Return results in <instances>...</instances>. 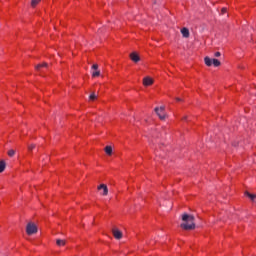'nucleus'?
<instances>
[{
    "instance_id": "obj_1",
    "label": "nucleus",
    "mask_w": 256,
    "mask_h": 256,
    "mask_svg": "<svg viewBox=\"0 0 256 256\" xmlns=\"http://www.w3.org/2000/svg\"><path fill=\"white\" fill-rule=\"evenodd\" d=\"M182 223L180 227L185 231H193L195 229V216L187 213L182 214Z\"/></svg>"
},
{
    "instance_id": "obj_2",
    "label": "nucleus",
    "mask_w": 256,
    "mask_h": 256,
    "mask_svg": "<svg viewBox=\"0 0 256 256\" xmlns=\"http://www.w3.org/2000/svg\"><path fill=\"white\" fill-rule=\"evenodd\" d=\"M204 62H205V65H207V67H211V65H214V67H219L221 65V61L215 58L211 59L209 58V56H206L204 58Z\"/></svg>"
},
{
    "instance_id": "obj_3",
    "label": "nucleus",
    "mask_w": 256,
    "mask_h": 256,
    "mask_svg": "<svg viewBox=\"0 0 256 256\" xmlns=\"http://www.w3.org/2000/svg\"><path fill=\"white\" fill-rule=\"evenodd\" d=\"M154 111L161 121H165V106L156 107Z\"/></svg>"
},
{
    "instance_id": "obj_4",
    "label": "nucleus",
    "mask_w": 256,
    "mask_h": 256,
    "mask_svg": "<svg viewBox=\"0 0 256 256\" xmlns=\"http://www.w3.org/2000/svg\"><path fill=\"white\" fill-rule=\"evenodd\" d=\"M27 235H35L37 233V225L33 223H28L26 226Z\"/></svg>"
},
{
    "instance_id": "obj_5",
    "label": "nucleus",
    "mask_w": 256,
    "mask_h": 256,
    "mask_svg": "<svg viewBox=\"0 0 256 256\" xmlns=\"http://www.w3.org/2000/svg\"><path fill=\"white\" fill-rule=\"evenodd\" d=\"M98 191H102L100 192V195H102L103 197H107V195H109V188L107 187V185L105 184H100L97 187Z\"/></svg>"
},
{
    "instance_id": "obj_6",
    "label": "nucleus",
    "mask_w": 256,
    "mask_h": 256,
    "mask_svg": "<svg viewBox=\"0 0 256 256\" xmlns=\"http://www.w3.org/2000/svg\"><path fill=\"white\" fill-rule=\"evenodd\" d=\"M112 233L117 240L123 239V232H121L119 229L113 228Z\"/></svg>"
},
{
    "instance_id": "obj_7",
    "label": "nucleus",
    "mask_w": 256,
    "mask_h": 256,
    "mask_svg": "<svg viewBox=\"0 0 256 256\" xmlns=\"http://www.w3.org/2000/svg\"><path fill=\"white\" fill-rule=\"evenodd\" d=\"M130 59L131 61H133L134 63H139L141 61V58L139 57V54H137L136 52H132L130 54Z\"/></svg>"
},
{
    "instance_id": "obj_8",
    "label": "nucleus",
    "mask_w": 256,
    "mask_h": 256,
    "mask_svg": "<svg viewBox=\"0 0 256 256\" xmlns=\"http://www.w3.org/2000/svg\"><path fill=\"white\" fill-rule=\"evenodd\" d=\"M153 84V78L149 77V76H146L144 77L143 79V85L144 87H149Z\"/></svg>"
},
{
    "instance_id": "obj_9",
    "label": "nucleus",
    "mask_w": 256,
    "mask_h": 256,
    "mask_svg": "<svg viewBox=\"0 0 256 256\" xmlns=\"http://www.w3.org/2000/svg\"><path fill=\"white\" fill-rule=\"evenodd\" d=\"M181 33H182V37H184L185 39H189V35H190V33H189V29L188 28H182L181 29Z\"/></svg>"
},
{
    "instance_id": "obj_10",
    "label": "nucleus",
    "mask_w": 256,
    "mask_h": 256,
    "mask_svg": "<svg viewBox=\"0 0 256 256\" xmlns=\"http://www.w3.org/2000/svg\"><path fill=\"white\" fill-rule=\"evenodd\" d=\"M246 197H249V199L253 202L256 203V194H251L249 192L245 193Z\"/></svg>"
},
{
    "instance_id": "obj_11",
    "label": "nucleus",
    "mask_w": 256,
    "mask_h": 256,
    "mask_svg": "<svg viewBox=\"0 0 256 256\" xmlns=\"http://www.w3.org/2000/svg\"><path fill=\"white\" fill-rule=\"evenodd\" d=\"M43 67H49V64H47L45 62L42 64H38V65H36L35 69H36V71H41V69H43Z\"/></svg>"
},
{
    "instance_id": "obj_12",
    "label": "nucleus",
    "mask_w": 256,
    "mask_h": 256,
    "mask_svg": "<svg viewBox=\"0 0 256 256\" xmlns=\"http://www.w3.org/2000/svg\"><path fill=\"white\" fill-rule=\"evenodd\" d=\"M7 167V164L5 163L4 160L0 161V173H3L5 171V168Z\"/></svg>"
},
{
    "instance_id": "obj_13",
    "label": "nucleus",
    "mask_w": 256,
    "mask_h": 256,
    "mask_svg": "<svg viewBox=\"0 0 256 256\" xmlns=\"http://www.w3.org/2000/svg\"><path fill=\"white\" fill-rule=\"evenodd\" d=\"M105 153L108 155H113V148L111 146H106L104 149Z\"/></svg>"
},
{
    "instance_id": "obj_14",
    "label": "nucleus",
    "mask_w": 256,
    "mask_h": 256,
    "mask_svg": "<svg viewBox=\"0 0 256 256\" xmlns=\"http://www.w3.org/2000/svg\"><path fill=\"white\" fill-rule=\"evenodd\" d=\"M56 244L58 245V247H65L66 242L65 240L57 239Z\"/></svg>"
},
{
    "instance_id": "obj_15",
    "label": "nucleus",
    "mask_w": 256,
    "mask_h": 256,
    "mask_svg": "<svg viewBox=\"0 0 256 256\" xmlns=\"http://www.w3.org/2000/svg\"><path fill=\"white\" fill-rule=\"evenodd\" d=\"M41 3V0H32L31 1V7H37Z\"/></svg>"
},
{
    "instance_id": "obj_16",
    "label": "nucleus",
    "mask_w": 256,
    "mask_h": 256,
    "mask_svg": "<svg viewBox=\"0 0 256 256\" xmlns=\"http://www.w3.org/2000/svg\"><path fill=\"white\" fill-rule=\"evenodd\" d=\"M97 99V94L95 92H92L89 96V101H95Z\"/></svg>"
},
{
    "instance_id": "obj_17",
    "label": "nucleus",
    "mask_w": 256,
    "mask_h": 256,
    "mask_svg": "<svg viewBox=\"0 0 256 256\" xmlns=\"http://www.w3.org/2000/svg\"><path fill=\"white\" fill-rule=\"evenodd\" d=\"M99 75H101V72L99 70H95L94 72H92V77H99Z\"/></svg>"
},
{
    "instance_id": "obj_18",
    "label": "nucleus",
    "mask_w": 256,
    "mask_h": 256,
    "mask_svg": "<svg viewBox=\"0 0 256 256\" xmlns=\"http://www.w3.org/2000/svg\"><path fill=\"white\" fill-rule=\"evenodd\" d=\"M8 156L9 157H14L15 156V150H9L8 151Z\"/></svg>"
},
{
    "instance_id": "obj_19",
    "label": "nucleus",
    "mask_w": 256,
    "mask_h": 256,
    "mask_svg": "<svg viewBox=\"0 0 256 256\" xmlns=\"http://www.w3.org/2000/svg\"><path fill=\"white\" fill-rule=\"evenodd\" d=\"M29 151H33L35 149V144H31L28 146Z\"/></svg>"
},
{
    "instance_id": "obj_20",
    "label": "nucleus",
    "mask_w": 256,
    "mask_h": 256,
    "mask_svg": "<svg viewBox=\"0 0 256 256\" xmlns=\"http://www.w3.org/2000/svg\"><path fill=\"white\" fill-rule=\"evenodd\" d=\"M92 69H93L94 71H97V70L99 69V65L94 64V65L92 66Z\"/></svg>"
},
{
    "instance_id": "obj_21",
    "label": "nucleus",
    "mask_w": 256,
    "mask_h": 256,
    "mask_svg": "<svg viewBox=\"0 0 256 256\" xmlns=\"http://www.w3.org/2000/svg\"><path fill=\"white\" fill-rule=\"evenodd\" d=\"M221 13L222 15H225V13H227V8H222Z\"/></svg>"
},
{
    "instance_id": "obj_22",
    "label": "nucleus",
    "mask_w": 256,
    "mask_h": 256,
    "mask_svg": "<svg viewBox=\"0 0 256 256\" xmlns=\"http://www.w3.org/2000/svg\"><path fill=\"white\" fill-rule=\"evenodd\" d=\"M214 57H221V52H216V53L214 54Z\"/></svg>"
},
{
    "instance_id": "obj_23",
    "label": "nucleus",
    "mask_w": 256,
    "mask_h": 256,
    "mask_svg": "<svg viewBox=\"0 0 256 256\" xmlns=\"http://www.w3.org/2000/svg\"><path fill=\"white\" fill-rule=\"evenodd\" d=\"M182 121H187V116H184V117L182 118Z\"/></svg>"
},
{
    "instance_id": "obj_24",
    "label": "nucleus",
    "mask_w": 256,
    "mask_h": 256,
    "mask_svg": "<svg viewBox=\"0 0 256 256\" xmlns=\"http://www.w3.org/2000/svg\"><path fill=\"white\" fill-rule=\"evenodd\" d=\"M176 101H181V98H176Z\"/></svg>"
}]
</instances>
